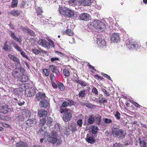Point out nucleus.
<instances>
[{"label": "nucleus", "instance_id": "obj_1", "mask_svg": "<svg viewBox=\"0 0 147 147\" xmlns=\"http://www.w3.org/2000/svg\"><path fill=\"white\" fill-rule=\"evenodd\" d=\"M59 13L65 17L70 18L74 15V12L65 7H59L58 9Z\"/></svg>", "mask_w": 147, "mask_h": 147}, {"label": "nucleus", "instance_id": "obj_2", "mask_svg": "<svg viewBox=\"0 0 147 147\" xmlns=\"http://www.w3.org/2000/svg\"><path fill=\"white\" fill-rule=\"evenodd\" d=\"M90 25L93 26L99 32L103 31L106 28L104 24L99 20H95L91 22Z\"/></svg>", "mask_w": 147, "mask_h": 147}, {"label": "nucleus", "instance_id": "obj_3", "mask_svg": "<svg viewBox=\"0 0 147 147\" xmlns=\"http://www.w3.org/2000/svg\"><path fill=\"white\" fill-rule=\"evenodd\" d=\"M74 102L71 100H69L67 101H65L63 102L60 107L59 111L61 113H64V111H67V110H69L67 108H65L69 106H71L74 105Z\"/></svg>", "mask_w": 147, "mask_h": 147}, {"label": "nucleus", "instance_id": "obj_4", "mask_svg": "<svg viewBox=\"0 0 147 147\" xmlns=\"http://www.w3.org/2000/svg\"><path fill=\"white\" fill-rule=\"evenodd\" d=\"M53 136L52 135V133L51 135H49V133L46 132L45 133L44 135V139L45 141H47L48 142H50L51 143H54L56 142L57 140V138H56V136Z\"/></svg>", "mask_w": 147, "mask_h": 147}, {"label": "nucleus", "instance_id": "obj_5", "mask_svg": "<svg viewBox=\"0 0 147 147\" xmlns=\"http://www.w3.org/2000/svg\"><path fill=\"white\" fill-rule=\"evenodd\" d=\"M63 119L64 121L67 122L69 121L72 118V114L69 110L64 111Z\"/></svg>", "mask_w": 147, "mask_h": 147}, {"label": "nucleus", "instance_id": "obj_6", "mask_svg": "<svg viewBox=\"0 0 147 147\" xmlns=\"http://www.w3.org/2000/svg\"><path fill=\"white\" fill-rule=\"evenodd\" d=\"M61 126L59 124L57 123L55 125V127L54 131H53L52 133V135L53 136H56V138H57V136L58 135H60L61 134L60 133L61 131Z\"/></svg>", "mask_w": 147, "mask_h": 147}, {"label": "nucleus", "instance_id": "obj_7", "mask_svg": "<svg viewBox=\"0 0 147 147\" xmlns=\"http://www.w3.org/2000/svg\"><path fill=\"white\" fill-rule=\"evenodd\" d=\"M126 45H127V47L130 49L133 48H137L138 47L137 42H133L132 40H131L130 41L127 40Z\"/></svg>", "mask_w": 147, "mask_h": 147}, {"label": "nucleus", "instance_id": "obj_8", "mask_svg": "<svg viewBox=\"0 0 147 147\" xmlns=\"http://www.w3.org/2000/svg\"><path fill=\"white\" fill-rule=\"evenodd\" d=\"M36 98L38 101H40L46 99L47 97L45 93L39 92L36 94Z\"/></svg>", "mask_w": 147, "mask_h": 147}, {"label": "nucleus", "instance_id": "obj_9", "mask_svg": "<svg viewBox=\"0 0 147 147\" xmlns=\"http://www.w3.org/2000/svg\"><path fill=\"white\" fill-rule=\"evenodd\" d=\"M96 44L99 47H103L106 45V42L104 40L100 38L97 37L96 40Z\"/></svg>", "mask_w": 147, "mask_h": 147}, {"label": "nucleus", "instance_id": "obj_10", "mask_svg": "<svg viewBox=\"0 0 147 147\" xmlns=\"http://www.w3.org/2000/svg\"><path fill=\"white\" fill-rule=\"evenodd\" d=\"M10 42H11L10 40L9 41L6 40L4 44L3 49L6 51H10L12 49Z\"/></svg>", "mask_w": 147, "mask_h": 147}, {"label": "nucleus", "instance_id": "obj_11", "mask_svg": "<svg viewBox=\"0 0 147 147\" xmlns=\"http://www.w3.org/2000/svg\"><path fill=\"white\" fill-rule=\"evenodd\" d=\"M80 17L81 20L86 21L89 20L91 19L90 16L89 14L86 13L80 14Z\"/></svg>", "mask_w": 147, "mask_h": 147}, {"label": "nucleus", "instance_id": "obj_12", "mask_svg": "<svg viewBox=\"0 0 147 147\" xmlns=\"http://www.w3.org/2000/svg\"><path fill=\"white\" fill-rule=\"evenodd\" d=\"M38 43L42 47L47 49H49V46L48 45V42L44 39H40L38 42Z\"/></svg>", "mask_w": 147, "mask_h": 147}, {"label": "nucleus", "instance_id": "obj_13", "mask_svg": "<svg viewBox=\"0 0 147 147\" xmlns=\"http://www.w3.org/2000/svg\"><path fill=\"white\" fill-rule=\"evenodd\" d=\"M39 105L41 108H45L49 106V103L46 98L40 101Z\"/></svg>", "mask_w": 147, "mask_h": 147}, {"label": "nucleus", "instance_id": "obj_14", "mask_svg": "<svg viewBox=\"0 0 147 147\" xmlns=\"http://www.w3.org/2000/svg\"><path fill=\"white\" fill-rule=\"evenodd\" d=\"M119 39V36L118 34L113 33L111 35V42L117 43Z\"/></svg>", "mask_w": 147, "mask_h": 147}, {"label": "nucleus", "instance_id": "obj_15", "mask_svg": "<svg viewBox=\"0 0 147 147\" xmlns=\"http://www.w3.org/2000/svg\"><path fill=\"white\" fill-rule=\"evenodd\" d=\"M22 30L24 32L28 33V34L31 36H35V34L32 30L29 29L28 28H26L23 27H21Z\"/></svg>", "mask_w": 147, "mask_h": 147}, {"label": "nucleus", "instance_id": "obj_16", "mask_svg": "<svg viewBox=\"0 0 147 147\" xmlns=\"http://www.w3.org/2000/svg\"><path fill=\"white\" fill-rule=\"evenodd\" d=\"M37 122V120L34 119H28L26 121V124L29 127L34 126L36 124Z\"/></svg>", "mask_w": 147, "mask_h": 147}, {"label": "nucleus", "instance_id": "obj_17", "mask_svg": "<svg viewBox=\"0 0 147 147\" xmlns=\"http://www.w3.org/2000/svg\"><path fill=\"white\" fill-rule=\"evenodd\" d=\"M86 140L90 144L94 143L95 141V139L91 135L88 134L85 138Z\"/></svg>", "mask_w": 147, "mask_h": 147}, {"label": "nucleus", "instance_id": "obj_18", "mask_svg": "<svg viewBox=\"0 0 147 147\" xmlns=\"http://www.w3.org/2000/svg\"><path fill=\"white\" fill-rule=\"evenodd\" d=\"M35 93V90L32 88H31L29 90H26V94L28 96H33L34 95Z\"/></svg>", "mask_w": 147, "mask_h": 147}, {"label": "nucleus", "instance_id": "obj_19", "mask_svg": "<svg viewBox=\"0 0 147 147\" xmlns=\"http://www.w3.org/2000/svg\"><path fill=\"white\" fill-rule=\"evenodd\" d=\"M47 114V111L43 109H40L38 112V116L40 117H46Z\"/></svg>", "mask_w": 147, "mask_h": 147}, {"label": "nucleus", "instance_id": "obj_20", "mask_svg": "<svg viewBox=\"0 0 147 147\" xmlns=\"http://www.w3.org/2000/svg\"><path fill=\"white\" fill-rule=\"evenodd\" d=\"M9 58L13 61L16 62L18 64L20 63V59L16 56L11 54H9L8 55Z\"/></svg>", "mask_w": 147, "mask_h": 147}, {"label": "nucleus", "instance_id": "obj_21", "mask_svg": "<svg viewBox=\"0 0 147 147\" xmlns=\"http://www.w3.org/2000/svg\"><path fill=\"white\" fill-rule=\"evenodd\" d=\"M49 70L52 72L55 73L57 75H59V71L57 67L53 65H51L49 67Z\"/></svg>", "mask_w": 147, "mask_h": 147}, {"label": "nucleus", "instance_id": "obj_22", "mask_svg": "<svg viewBox=\"0 0 147 147\" xmlns=\"http://www.w3.org/2000/svg\"><path fill=\"white\" fill-rule=\"evenodd\" d=\"M92 2V0H81L80 5L84 6H89Z\"/></svg>", "mask_w": 147, "mask_h": 147}, {"label": "nucleus", "instance_id": "obj_23", "mask_svg": "<svg viewBox=\"0 0 147 147\" xmlns=\"http://www.w3.org/2000/svg\"><path fill=\"white\" fill-rule=\"evenodd\" d=\"M81 0H69V3L71 5L74 6L76 5H80Z\"/></svg>", "mask_w": 147, "mask_h": 147}, {"label": "nucleus", "instance_id": "obj_24", "mask_svg": "<svg viewBox=\"0 0 147 147\" xmlns=\"http://www.w3.org/2000/svg\"><path fill=\"white\" fill-rule=\"evenodd\" d=\"M17 147H28L27 143L23 142H20L16 144Z\"/></svg>", "mask_w": 147, "mask_h": 147}, {"label": "nucleus", "instance_id": "obj_25", "mask_svg": "<svg viewBox=\"0 0 147 147\" xmlns=\"http://www.w3.org/2000/svg\"><path fill=\"white\" fill-rule=\"evenodd\" d=\"M121 129H118L116 128H113L112 131L113 135L114 136L116 137L118 136L120 131Z\"/></svg>", "mask_w": 147, "mask_h": 147}, {"label": "nucleus", "instance_id": "obj_26", "mask_svg": "<svg viewBox=\"0 0 147 147\" xmlns=\"http://www.w3.org/2000/svg\"><path fill=\"white\" fill-rule=\"evenodd\" d=\"M45 127H42L39 130L38 132H37L38 135L40 136V137L42 136L43 134H45Z\"/></svg>", "mask_w": 147, "mask_h": 147}, {"label": "nucleus", "instance_id": "obj_27", "mask_svg": "<svg viewBox=\"0 0 147 147\" xmlns=\"http://www.w3.org/2000/svg\"><path fill=\"white\" fill-rule=\"evenodd\" d=\"M86 94V90H81L79 92L78 96L79 98H82L85 97Z\"/></svg>", "mask_w": 147, "mask_h": 147}, {"label": "nucleus", "instance_id": "obj_28", "mask_svg": "<svg viewBox=\"0 0 147 147\" xmlns=\"http://www.w3.org/2000/svg\"><path fill=\"white\" fill-rule=\"evenodd\" d=\"M0 109L1 112L5 114L7 113L9 111V109L7 106L1 107Z\"/></svg>", "mask_w": 147, "mask_h": 147}, {"label": "nucleus", "instance_id": "obj_29", "mask_svg": "<svg viewBox=\"0 0 147 147\" xmlns=\"http://www.w3.org/2000/svg\"><path fill=\"white\" fill-rule=\"evenodd\" d=\"M21 13V12L18 11L12 10L10 13V14L13 16H19Z\"/></svg>", "mask_w": 147, "mask_h": 147}, {"label": "nucleus", "instance_id": "obj_30", "mask_svg": "<svg viewBox=\"0 0 147 147\" xmlns=\"http://www.w3.org/2000/svg\"><path fill=\"white\" fill-rule=\"evenodd\" d=\"M75 81L76 82L80 84L82 86H86L87 85V84L86 82L84 81H82L80 80H79L78 78L76 79L75 80Z\"/></svg>", "mask_w": 147, "mask_h": 147}, {"label": "nucleus", "instance_id": "obj_31", "mask_svg": "<svg viewBox=\"0 0 147 147\" xmlns=\"http://www.w3.org/2000/svg\"><path fill=\"white\" fill-rule=\"evenodd\" d=\"M125 133L124 131L122 130L121 129L120 132L118 136L120 139H122L125 136Z\"/></svg>", "mask_w": 147, "mask_h": 147}, {"label": "nucleus", "instance_id": "obj_32", "mask_svg": "<svg viewBox=\"0 0 147 147\" xmlns=\"http://www.w3.org/2000/svg\"><path fill=\"white\" fill-rule=\"evenodd\" d=\"M47 124L49 126H50L53 124V120L50 117H47Z\"/></svg>", "mask_w": 147, "mask_h": 147}, {"label": "nucleus", "instance_id": "obj_33", "mask_svg": "<svg viewBox=\"0 0 147 147\" xmlns=\"http://www.w3.org/2000/svg\"><path fill=\"white\" fill-rule=\"evenodd\" d=\"M20 80L22 82H26L28 80V77L26 75H23L21 76Z\"/></svg>", "mask_w": 147, "mask_h": 147}, {"label": "nucleus", "instance_id": "obj_34", "mask_svg": "<svg viewBox=\"0 0 147 147\" xmlns=\"http://www.w3.org/2000/svg\"><path fill=\"white\" fill-rule=\"evenodd\" d=\"M32 52L35 54L37 55L39 54L42 51L41 49H32Z\"/></svg>", "mask_w": 147, "mask_h": 147}, {"label": "nucleus", "instance_id": "obj_35", "mask_svg": "<svg viewBox=\"0 0 147 147\" xmlns=\"http://www.w3.org/2000/svg\"><path fill=\"white\" fill-rule=\"evenodd\" d=\"M12 74L13 76L16 78H20L21 76L20 73L17 71H13Z\"/></svg>", "mask_w": 147, "mask_h": 147}, {"label": "nucleus", "instance_id": "obj_36", "mask_svg": "<svg viewBox=\"0 0 147 147\" xmlns=\"http://www.w3.org/2000/svg\"><path fill=\"white\" fill-rule=\"evenodd\" d=\"M63 74L65 76H69L70 75V72L67 69H63Z\"/></svg>", "mask_w": 147, "mask_h": 147}, {"label": "nucleus", "instance_id": "obj_37", "mask_svg": "<svg viewBox=\"0 0 147 147\" xmlns=\"http://www.w3.org/2000/svg\"><path fill=\"white\" fill-rule=\"evenodd\" d=\"M46 123V120L45 118H43L40 119L39 122V124L40 126H43Z\"/></svg>", "mask_w": 147, "mask_h": 147}, {"label": "nucleus", "instance_id": "obj_38", "mask_svg": "<svg viewBox=\"0 0 147 147\" xmlns=\"http://www.w3.org/2000/svg\"><path fill=\"white\" fill-rule=\"evenodd\" d=\"M98 127L96 126H93L92 129V132L93 134H96L97 133Z\"/></svg>", "mask_w": 147, "mask_h": 147}, {"label": "nucleus", "instance_id": "obj_39", "mask_svg": "<svg viewBox=\"0 0 147 147\" xmlns=\"http://www.w3.org/2000/svg\"><path fill=\"white\" fill-rule=\"evenodd\" d=\"M18 0H13L12 2L11 7L14 8L17 6Z\"/></svg>", "mask_w": 147, "mask_h": 147}, {"label": "nucleus", "instance_id": "obj_40", "mask_svg": "<svg viewBox=\"0 0 147 147\" xmlns=\"http://www.w3.org/2000/svg\"><path fill=\"white\" fill-rule=\"evenodd\" d=\"M48 40L49 41V43H48V45L49 46V49L51 47H55V45H54L53 42L51 40L48 39Z\"/></svg>", "mask_w": 147, "mask_h": 147}, {"label": "nucleus", "instance_id": "obj_41", "mask_svg": "<svg viewBox=\"0 0 147 147\" xmlns=\"http://www.w3.org/2000/svg\"><path fill=\"white\" fill-rule=\"evenodd\" d=\"M95 121V119L94 117H90L88 119V122L90 124L93 123Z\"/></svg>", "mask_w": 147, "mask_h": 147}, {"label": "nucleus", "instance_id": "obj_42", "mask_svg": "<svg viewBox=\"0 0 147 147\" xmlns=\"http://www.w3.org/2000/svg\"><path fill=\"white\" fill-rule=\"evenodd\" d=\"M36 10L38 15H41L42 14V11L41 8L37 7L36 8Z\"/></svg>", "mask_w": 147, "mask_h": 147}, {"label": "nucleus", "instance_id": "obj_43", "mask_svg": "<svg viewBox=\"0 0 147 147\" xmlns=\"http://www.w3.org/2000/svg\"><path fill=\"white\" fill-rule=\"evenodd\" d=\"M65 34L67 35H68L69 36H71L73 34L71 30L68 29H67L65 32Z\"/></svg>", "mask_w": 147, "mask_h": 147}, {"label": "nucleus", "instance_id": "obj_44", "mask_svg": "<svg viewBox=\"0 0 147 147\" xmlns=\"http://www.w3.org/2000/svg\"><path fill=\"white\" fill-rule=\"evenodd\" d=\"M58 87L61 90H64L65 87L61 83H60L58 84Z\"/></svg>", "mask_w": 147, "mask_h": 147}, {"label": "nucleus", "instance_id": "obj_45", "mask_svg": "<svg viewBox=\"0 0 147 147\" xmlns=\"http://www.w3.org/2000/svg\"><path fill=\"white\" fill-rule=\"evenodd\" d=\"M140 145L141 147H145L146 144V142L144 141H140L139 142Z\"/></svg>", "mask_w": 147, "mask_h": 147}, {"label": "nucleus", "instance_id": "obj_46", "mask_svg": "<svg viewBox=\"0 0 147 147\" xmlns=\"http://www.w3.org/2000/svg\"><path fill=\"white\" fill-rule=\"evenodd\" d=\"M10 32L11 34L10 36L13 39L15 40L17 39L18 38L15 35L14 33L11 31Z\"/></svg>", "mask_w": 147, "mask_h": 147}, {"label": "nucleus", "instance_id": "obj_47", "mask_svg": "<svg viewBox=\"0 0 147 147\" xmlns=\"http://www.w3.org/2000/svg\"><path fill=\"white\" fill-rule=\"evenodd\" d=\"M113 147H123V146L121 144L116 143L113 144Z\"/></svg>", "mask_w": 147, "mask_h": 147}, {"label": "nucleus", "instance_id": "obj_48", "mask_svg": "<svg viewBox=\"0 0 147 147\" xmlns=\"http://www.w3.org/2000/svg\"><path fill=\"white\" fill-rule=\"evenodd\" d=\"M20 53L22 57H24L28 59V58H29V57L26 55L25 53L22 50L20 52Z\"/></svg>", "mask_w": 147, "mask_h": 147}, {"label": "nucleus", "instance_id": "obj_49", "mask_svg": "<svg viewBox=\"0 0 147 147\" xmlns=\"http://www.w3.org/2000/svg\"><path fill=\"white\" fill-rule=\"evenodd\" d=\"M96 120L98 122L100 123L101 121V117L100 115H97L95 117Z\"/></svg>", "mask_w": 147, "mask_h": 147}, {"label": "nucleus", "instance_id": "obj_50", "mask_svg": "<svg viewBox=\"0 0 147 147\" xmlns=\"http://www.w3.org/2000/svg\"><path fill=\"white\" fill-rule=\"evenodd\" d=\"M44 74L46 76H48L49 75V71L47 69H45L43 70Z\"/></svg>", "mask_w": 147, "mask_h": 147}, {"label": "nucleus", "instance_id": "obj_51", "mask_svg": "<svg viewBox=\"0 0 147 147\" xmlns=\"http://www.w3.org/2000/svg\"><path fill=\"white\" fill-rule=\"evenodd\" d=\"M92 92L93 93H94L96 94H98V90L95 87H94L93 88L92 90Z\"/></svg>", "mask_w": 147, "mask_h": 147}, {"label": "nucleus", "instance_id": "obj_52", "mask_svg": "<svg viewBox=\"0 0 147 147\" xmlns=\"http://www.w3.org/2000/svg\"><path fill=\"white\" fill-rule=\"evenodd\" d=\"M112 122V121L111 119H109L107 118L105 119L104 122L106 123L109 124V123H111Z\"/></svg>", "mask_w": 147, "mask_h": 147}, {"label": "nucleus", "instance_id": "obj_53", "mask_svg": "<svg viewBox=\"0 0 147 147\" xmlns=\"http://www.w3.org/2000/svg\"><path fill=\"white\" fill-rule=\"evenodd\" d=\"M120 113L118 111H117L115 115V116L116 118L118 120L119 119H120Z\"/></svg>", "mask_w": 147, "mask_h": 147}, {"label": "nucleus", "instance_id": "obj_54", "mask_svg": "<svg viewBox=\"0 0 147 147\" xmlns=\"http://www.w3.org/2000/svg\"><path fill=\"white\" fill-rule=\"evenodd\" d=\"M77 124L80 127H81L82 124V119H79L78 121Z\"/></svg>", "mask_w": 147, "mask_h": 147}, {"label": "nucleus", "instance_id": "obj_55", "mask_svg": "<svg viewBox=\"0 0 147 147\" xmlns=\"http://www.w3.org/2000/svg\"><path fill=\"white\" fill-rule=\"evenodd\" d=\"M102 90L104 93L105 94H106V96H108L109 95V92H107V90L104 89H102Z\"/></svg>", "mask_w": 147, "mask_h": 147}, {"label": "nucleus", "instance_id": "obj_56", "mask_svg": "<svg viewBox=\"0 0 147 147\" xmlns=\"http://www.w3.org/2000/svg\"><path fill=\"white\" fill-rule=\"evenodd\" d=\"M101 74L103 76H104V77L107 78L108 79L111 80V77H110V76H108V75L105 74V73H102Z\"/></svg>", "mask_w": 147, "mask_h": 147}, {"label": "nucleus", "instance_id": "obj_57", "mask_svg": "<svg viewBox=\"0 0 147 147\" xmlns=\"http://www.w3.org/2000/svg\"><path fill=\"white\" fill-rule=\"evenodd\" d=\"M107 100L106 98H102L101 100L99 101V102L100 103H107Z\"/></svg>", "mask_w": 147, "mask_h": 147}, {"label": "nucleus", "instance_id": "obj_58", "mask_svg": "<svg viewBox=\"0 0 147 147\" xmlns=\"http://www.w3.org/2000/svg\"><path fill=\"white\" fill-rule=\"evenodd\" d=\"M18 103L19 106H21L24 104V102L23 101H20L19 102H18Z\"/></svg>", "mask_w": 147, "mask_h": 147}, {"label": "nucleus", "instance_id": "obj_59", "mask_svg": "<svg viewBox=\"0 0 147 147\" xmlns=\"http://www.w3.org/2000/svg\"><path fill=\"white\" fill-rule=\"evenodd\" d=\"M11 42L12 44V45L15 48L18 46L17 44L13 41L11 40Z\"/></svg>", "mask_w": 147, "mask_h": 147}, {"label": "nucleus", "instance_id": "obj_60", "mask_svg": "<svg viewBox=\"0 0 147 147\" xmlns=\"http://www.w3.org/2000/svg\"><path fill=\"white\" fill-rule=\"evenodd\" d=\"M51 61L52 62H53L55 60H59V58H51Z\"/></svg>", "mask_w": 147, "mask_h": 147}, {"label": "nucleus", "instance_id": "obj_61", "mask_svg": "<svg viewBox=\"0 0 147 147\" xmlns=\"http://www.w3.org/2000/svg\"><path fill=\"white\" fill-rule=\"evenodd\" d=\"M72 127H73V128L72 129V131H75L76 130L77 128L76 125H74L73 126H72Z\"/></svg>", "mask_w": 147, "mask_h": 147}, {"label": "nucleus", "instance_id": "obj_62", "mask_svg": "<svg viewBox=\"0 0 147 147\" xmlns=\"http://www.w3.org/2000/svg\"><path fill=\"white\" fill-rule=\"evenodd\" d=\"M15 48L17 50L20 51V52H21V51H22V50L20 48V47L18 46H17Z\"/></svg>", "mask_w": 147, "mask_h": 147}, {"label": "nucleus", "instance_id": "obj_63", "mask_svg": "<svg viewBox=\"0 0 147 147\" xmlns=\"http://www.w3.org/2000/svg\"><path fill=\"white\" fill-rule=\"evenodd\" d=\"M15 48L17 50L20 51V52H21V51H22V50L20 48V47L18 46H17Z\"/></svg>", "mask_w": 147, "mask_h": 147}, {"label": "nucleus", "instance_id": "obj_64", "mask_svg": "<svg viewBox=\"0 0 147 147\" xmlns=\"http://www.w3.org/2000/svg\"><path fill=\"white\" fill-rule=\"evenodd\" d=\"M135 107L140 108L141 106L140 105H139L138 103L135 102V104L134 105Z\"/></svg>", "mask_w": 147, "mask_h": 147}]
</instances>
